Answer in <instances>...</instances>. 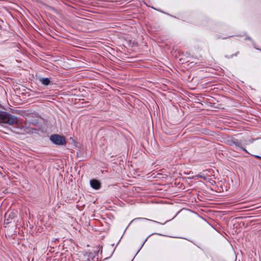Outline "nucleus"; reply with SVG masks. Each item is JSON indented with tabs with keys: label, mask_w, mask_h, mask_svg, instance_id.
Masks as SVG:
<instances>
[{
	"label": "nucleus",
	"mask_w": 261,
	"mask_h": 261,
	"mask_svg": "<svg viewBox=\"0 0 261 261\" xmlns=\"http://www.w3.org/2000/svg\"><path fill=\"white\" fill-rule=\"evenodd\" d=\"M83 261H97V258L95 257L93 253H86L84 255Z\"/></svg>",
	"instance_id": "2"
},
{
	"label": "nucleus",
	"mask_w": 261,
	"mask_h": 261,
	"mask_svg": "<svg viewBox=\"0 0 261 261\" xmlns=\"http://www.w3.org/2000/svg\"><path fill=\"white\" fill-rule=\"evenodd\" d=\"M254 156H255V158H256L257 159H258L261 160V156H259V155H254Z\"/></svg>",
	"instance_id": "7"
},
{
	"label": "nucleus",
	"mask_w": 261,
	"mask_h": 261,
	"mask_svg": "<svg viewBox=\"0 0 261 261\" xmlns=\"http://www.w3.org/2000/svg\"><path fill=\"white\" fill-rule=\"evenodd\" d=\"M90 185L93 188L96 190L99 189L100 187L99 182L95 179H92L90 180Z\"/></svg>",
	"instance_id": "3"
},
{
	"label": "nucleus",
	"mask_w": 261,
	"mask_h": 261,
	"mask_svg": "<svg viewBox=\"0 0 261 261\" xmlns=\"http://www.w3.org/2000/svg\"><path fill=\"white\" fill-rule=\"evenodd\" d=\"M50 140L57 145H64L66 144V140L64 137L59 135H53L50 137Z\"/></svg>",
	"instance_id": "1"
},
{
	"label": "nucleus",
	"mask_w": 261,
	"mask_h": 261,
	"mask_svg": "<svg viewBox=\"0 0 261 261\" xmlns=\"http://www.w3.org/2000/svg\"><path fill=\"white\" fill-rule=\"evenodd\" d=\"M8 215L9 217H10L11 219H13L16 216V213L12 212L9 213Z\"/></svg>",
	"instance_id": "5"
},
{
	"label": "nucleus",
	"mask_w": 261,
	"mask_h": 261,
	"mask_svg": "<svg viewBox=\"0 0 261 261\" xmlns=\"http://www.w3.org/2000/svg\"><path fill=\"white\" fill-rule=\"evenodd\" d=\"M40 82L45 86H47L50 83V80L48 78H41L40 79Z\"/></svg>",
	"instance_id": "4"
},
{
	"label": "nucleus",
	"mask_w": 261,
	"mask_h": 261,
	"mask_svg": "<svg viewBox=\"0 0 261 261\" xmlns=\"http://www.w3.org/2000/svg\"><path fill=\"white\" fill-rule=\"evenodd\" d=\"M235 144V146H236V147L237 148H240V149L244 151H245L246 152L248 153V151L246 150V149L245 148H242V147H240L239 145L238 144V143H234Z\"/></svg>",
	"instance_id": "6"
}]
</instances>
